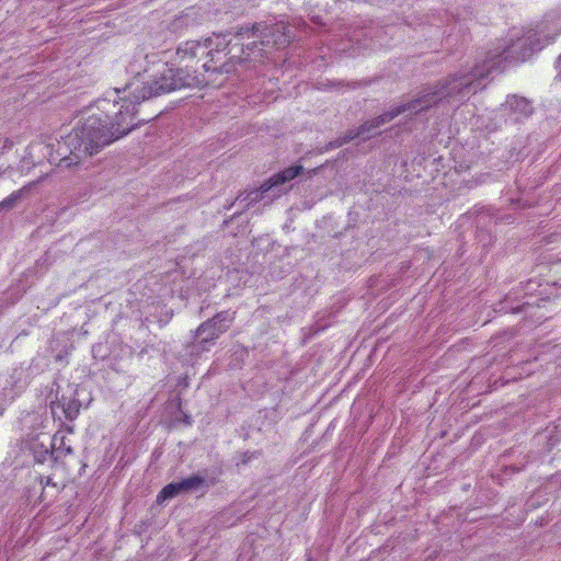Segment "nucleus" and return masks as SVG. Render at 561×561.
Instances as JSON below:
<instances>
[{
  "label": "nucleus",
  "mask_w": 561,
  "mask_h": 561,
  "mask_svg": "<svg viewBox=\"0 0 561 561\" xmlns=\"http://www.w3.org/2000/svg\"><path fill=\"white\" fill-rule=\"evenodd\" d=\"M206 83V79L201 73H191L187 69L173 68V66L164 64L150 81L129 83L126 87L129 91L128 96L113 102L110 100L99 101L98 113L82 118L85 123L84 130L88 131V135L93 136L102 150L151 119L138 116L137 105L142 101L183 88L202 87Z\"/></svg>",
  "instance_id": "f257e3e1"
},
{
  "label": "nucleus",
  "mask_w": 561,
  "mask_h": 561,
  "mask_svg": "<svg viewBox=\"0 0 561 561\" xmlns=\"http://www.w3.org/2000/svg\"><path fill=\"white\" fill-rule=\"evenodd\" d=\"M226 36L227 34L217 35L216 43H214L211 37H207L203 42L187 41L178 47L176 60L179 64H185L182 68L187 69L188 72L203 75L207 81L206 85L209 83L210 78H206L205 73L198 72L197 70H190V61L197 58L199 55L210 56V59L202 66L204 72L220 75L236 73V66L248 61L249 55L247 57H243L242 55H231L232 49L229 48L230 41H227ZM201 88H203V85Z\"/></svg>",
  "instance_id": "f03ea898"
},
{
  "label": "nucleus",
  "mask_w": 561,
  "mask_h": 561,
  "mask_svg": "<svg viewBox=\"0 0 561 561\" xmlns=\"http://www.w3.org/2000/svg\"><path fill=\"white\" fill-rule=\"evenodd\" d=\"M541 31L529 30L522 37L512 41L510 45H505L501 50H490L483 60L489 73L502 72L507 64L525 61L554 38V36H541Z\"/></svg>",
  "instance_id": "7ed1b4c3"
},
{
  "label": "nucleus",
  "mask_w": 561,
  "mask_h": 561,
  "mask_svg": "<svg viewBox=\"0 0 561 561\" xmlns=\"http://www.w3.org/2000/svg\"><path fill=\"white\" fill-rule=\"evenodd\" d=\"M84 129L85 123L80 119L78 125L61 141H58L56 150L50 154V162L57 161L59 168H70L99 153L101 149L96 140Z\"/></svg>",
  "instance_id": "20e7f679"
},
{
  "label": "nucleus",
  "mask_w": 561,
  "mask_h": 561,
  "mask_svg": "<svg viewBox=\"0 0 561 561\" xmlns=\"http://www.w3.org/2000/svg\"><path fill=\"white\" fill-rule=\"evenodd\" d=\"M490 76L484 62L477 64L470 70H459L435 82V87L444 101L450 99L465 100L471 93H477L480 81Z\"/></svg>",
  "instance_id": "39448f33"
},
{
  "label": "nucleus",
  "mask_w": 561,
  "mask_h": 561,
  "mask_svg": "<svg viewBox=\"0 0 561 561\" xmlns=\"http://www.w3.org/2000/svg\"><path fill=\"white\" fill-rule=\"evenodd\" d=\"M304 167L300 164L290 165L264 181L259 188L240 193L236 201L245 202V209L260 202L264 197L275 199L286 194L290 186L286 184L304 173Z\"/></svg>",
  "instance_id": "423d86ee"
},
{
  "label": "nucleus",
  "mask_w": 561,
  "mask_h": 561,
  "mask_svg": "<svg viewBox=\"0 0 561 561\" xmlns=\"http://www.w3.org/2000/svg\"><path fill=\"white\" fill-rule=\"evenodd\" d=\"M221 473V469L218 468L211 470L202 469L178 482H171L164 485L159 492L157 495V503H162L184 493L202 491V495H204L210 488L215 486L219 482Z\"/></svg>",
  "instance_id": "0eeeda50"
},
{
  "label": "nucleus",
  "mask_w": 561,
  "mask_h": 561,
  "mask_svg": "<svg viewBox=\"0 0 561 561\" xmlns=\"http://www.w3.org/2000/svg\"><path fill=\"white\" fill-rule=\"evenodd\" d=\"M236 318V311L224 310L217 312L213 318L204 321L195 331V337L199 339L198 343L203 350H207L208 344L215 341L232 325Z\"/></svg>",
  "instance_id": "6e6552de"
},
{
  "label": "nucleus",
  "mask_w": 561,
  "mask_h": 561,
  "mask_svg": "<svg viewBox=\"0 0 561 561\" xmlns=\"http://www.w3.org/2000/svg\"><path fill=\"white\" fill-rule=\"evenodd\" d=\"M504 111L512 116L513 121L522 122L530 117L534 113L531 102L524 96L511 95L507 96Z\"/></svg>",
  "instance_id": "1a4fd4ad"
},
{
  "label": "nucleus",
  "mask_w": 561,
  "mask_h": 561,
  "mask_svg": "<svg viewBox=\"0 0 561 561\" xmlns=\"http://www.w3.org/2000/svg\"><path fill=\"white\" fill-rule=\"evenodd\" d=\"M477 231L476 239L483 248L493 243V229L496 227L497 221L492 216L481 213L476 219Z\"/></svg>",
  "instance_id": "9d476101"
},
{
  "label": "nucleus",
  "mask_w": 561,
  "mask_h": 561,
  "mask_svg": "<svg viewBox=\"0 0 561 561\" xmlns=\"http://www.w3.org/2000/svg\"><path fill=\"white\" fill-rule=\"evenodd\" d=\"M416 94L421 102L420 111L427 112L432 107L443 102L434 83L423 85Z\"/></svg>",
  "instance_id": "9b49d317"
},
{
  "label": "nucleus",
  "mask_w": 561,
  "mask_h": 561,
  "mask_svg": "<svg viewBox=\"0 0 561 561\" xmlns=\"http://www.w3.org/2000/svg\"><path fill=\"white\" fill-rule=\"evenodd\" d=\"M55 405L62 409L65 417L69 421H73L78 417L81 408V403L77 398L67 400L64 396L60 399L56 398V401H51V410H54Z\"/></svg>",
  "instance_id": "f8f14e48"
},
{
  "label": "nucleus",
  "mask_w": 561,
  "mask_h": 561,
  "mask_svg": "<svg viewBox=\"0 0 561 561\" xmlns=\"http://www.w3.org/2000/svg\"><path fill=\"white\" fill-rule=\"evenodd\" d=\"M392 121V117L389 113V111L382 113L381 115L364 122L358 128L360 137H363L364 140L370 138V133H373L375 129L379 128L386 123H389Z\"/></svg>",
  "instance_id": "ddd939ff"
},
{
  "label": "nucleus",
  "mask_w": 561,
  "mask_h": 561,
  "mask_svg": "<svg viewBox=\"0 0 561 561\" xmlns=\"http://www.w3.org/2000/svg\"><path fill=\"white\" fill-rule=\"evenodd\" d=\"M51 448H53V461L55 463L61 461L66 456L73 453L71 446L66 445L65 437L58 438L57 435H54L51 439Z\"/></svg>",
  "instance_id": "4468645a"
},
{
  "label": "nucleus",
  "mask_w": 561,
  "mask_h": 561,
  "mask_svg": "<svg viewBox=\"0 0 561 561\" xmlns=\"http://www.w3.org/2000/svg\"><path fill=\"white\" fill-rule=\"evenodd\" d=\"M267 32H270V27L266 24L262 25L260 23H254L251 26L242 25L238 27V30L234 32V36L248 35L263 39L267 36Z\"/></svg>",
  "instance_id": "2eb2a0df"
},
{
  "label": "nucleus",
  "mask_w": 561,
  "mask_h": 561,
  "mask_svg": "<svg viewBox=\"0 0 561 561\" xmlns=\"http://www.w3.org/2000/svg\"><path fill=\"white\" fill-rule=\"evenodd\" d=\"M420 107H421V102L416 94L411 101H409L407 103H402V104L389 110V113H390L392 119L405 112H411L414 115H419L420 113L424 112V111H420Z\"/></svg>",
  "instance_id": "dca6fc26"
},
{
  "label": "nucleus",
  "mask_w": 561,
  "mask_h": 561,
  "mask_svg": "<svg viewBox=\"0 0 561 561\" xmlns=\"http://www.w3.org/2000/svg\"><path fill=\"white\" fill-rule=\"evenodd\" d=\"M32 451L36 462L44 463L47 458L53 460V448L45 446L44 444H33Z\"/></svg>",
  "instance_id": "f3484780"
},
{
  "label": "nucleus",
  "mask_w": 561,
  "mask_h": 561,
  "mask_svg": "<svg viewBox=\"0 0 561 561\" xmlns=\"http://www.w3.org/2000/svg\"><path fill=\"white\" fill-rule=\"evenodd\" d=\"M23 190L13 192L10 196L0 202V214L13 209L18 202L22 199Z\"/></svg>",
  "instance_id": "a211bd4d"
},
{
  "label": "nucleus",
  "mask_w": 561,
  "mask_h": 561,
  "mask_svg": "<svg viewBox=\"0 0 561 561\" xmlns=\"http://www.w3.org/2000/svg\"><path fill=\"white\" fill-rule=\"evenodd\" d=\"M178 412L181 414L180 417H174L173 422H182L184 425L186 426H190L192 424V417L190 414L185 413L183 410H182V398L180 394H178L173 402Z\"/></svg>",
  "instance_id": "6ab92c4d"
},
{
  "label": "nucleus",
  "mask_w": 561,
  "mask_h": 561,
  "mask_svg": "<svg viewBox=\"0 0 561 561\" xmlns=\"http://www.w3.org/2000/svg\"><path fill=\"white\" fill-rule=\"evenodd\" d=\"M190 21H191V19L188 18V15H182V16L175 18L173 20V22L171 23V30L176 32V31L182 30L183 27H187L190 24L188 23Z\"/></svg>",
  "instance_id": "aec40b11"
},
{
  "label": "nucleus",
  "mask_w": 561,
  "mask_h": 561,
  "mask_svg": "<svg viewBox=\"0 0 561 561\" xmlns=\"http://www.w3.org/2000/svg\"><path fill=\"white\" fill-rule=\"evenodd\" d=\"M358 137H360L358 128L348 129L343 136H341L342 142L344 145L348 144L350 141H352Z\"/></svg>",
  "instance_id": "412c9836"
},
{
  "label": "nucleus",
  "mask_w": 561,
  "mask_h": 561,
  "mask_svg": "<svg viewBox=\"0 0 561 561\" xmlns=\"http://www.w3.org/2000/svg\"><path fill=\"white\" fill-rule=\"evenodd\" d=\"M173 317V310L172 309H165L161 312L158 323L160 327L165 325Z\"/></svg>",
  "instance_id": "4be33fe9"
},
{
  "label": "nucleus",
  "mask_w": 561,
  "mask_h": 561,
  "mask_svg": "<svg viewBox=\"0 0 561 561\" xmlns=\"http://www.w3.org/2000/svg\"><path fill=\"white\" fill-rule=\"evenodd\" d=\"M260 455H261V453H259V451H250V450H248V451L242 454L240 463L248 465L251 461V459L257 458Z\"/></svg>",
  "instance_id": "5701e85b"
},
{
  "label": "nucleus",
  "mask_w": 561,
  "mask_h": 561,
  "mask_svg": "<svg viewBox=\"0 0 561 561\" xmlns=\"http://www.w3.org/2000/svg\"><path fill=\"white\" fill-rule=\"evenodd\" d=\"M15 373H16V371H14V373L10 376V380H7L8 382H10V385H11L12 387H16V388H18V391H15V392L10 397V400H13V399H14V397L18 394V392H20V391L22 390V388H23L22 386H18V380H19V378H16V377H15Z\"/></svg>",
  "instance_id": "b1692460"
},
{
  "label": "nucleus",
  "mask_w": 561,
  "mask_h": 561,
  "mask_svg": "<svg viewBox=\"0 0 561 561\" xmlns=\"http://www.w3.org/2000/svg\"><path fill=\"white\" fill-rule=\"evenodd\" d=\"M344 144L342 142V138L339 137L334 140H331L329 141L325 146H324V151H328V150H332V149H335V148H339L341 146H343Z\"/></svg>",
  "instance_id": "393cba45"
},
{
  "label": "nucleus",
  "mask_w": 561,
  "mask_h": 561,
  "mask_svg": "<svg viewBox=\"0 0 561 561\" xmlns=\"http://www.w3.org/2000/svg\"><path fill=\"white\" fill-rule=\"evenodd\" d=\"M39 484L42 485V489L44 490V485H51L56 486V483L53 482V479L50 477H39Z\"/></svg>",
  "instance_id": "a878e982"
},
{
  "label": "nucleus",
  "mask_w": 561,
  "mask_h": 561,
  "mask_svg": "<svg viewBox=\"0 0 561 561\" xmlns=\"http://www.w3.org/2000/svg\"><path fill=\"white\" fill-rule=\"evenodd\" d=\"M242 214V211H239V213H234L232 216H230L229 218L225 219L224 222H222V226L224 227H228L236 218H238L240 215Z\"/></svg>",
  "instance_id": "bb28decb"
},
{
  "label": "nucleus",
  "mask_w": 561,
  "mask_h": 561,
  "mask_svg": "<svg viewBox=\"0 0 561 561\" xmlns=\"http://www.w3.org/2000/svg\"><path fill=\"white\" fill-rule=\"evenodd\" d=\"M359 85H362V83H360V82H352V83H347V87H351V88H353V89H354V88H356V87H359Z\"/></svg>",
  "instance_id": "cd10ccee"
},
{
  "label": "nucleus",
  "mask_w": 561,
  "mask_h": 561,
  "mask_svg": "<svg viewBox=\"0 0 561 561\" xmlns=\"http://www.w3.org/2000/svg\"><path fill=\"white\" fill-rule=\"evenodd\" d=\"M256 45H257L256 42H253V43L247 45V49H251L252 50V49H254L256 47Z\"/></svg>",
  "instance_id": "c85d7f7f"
},
{
  "label": "nucleus",
  "mask_w": 561,
  "mask_h": 561,
  "mask_svg": "<svg viewBox=\"0 0 561 561\" xmlns=\"http://www.w3.org/2000/svg\"><path fill=\"white\" fill-rule=\"evenodd\" d=\"M524 308H525V306H524V305H523V306H519V307H517V308H514V309H513V312H520V311H523V309H524Z\"/></svg>",
  "instance_id": "c756f323"
},
{
  "label": "nucleus",
  "mask_w": 561,
  "mask_h": 561,
  "mask_svg": "<svg viewBox=\"0 0 561 561\" xmlns=\"http://www.w3.org/2000/svg\"><path fill=\"white\" fill-rule=\"evenodd\" d=\"M236 202H237L236 199H234V201H232L230 204H227V205L225 206V208H226V209H230V208L234 205V203H236Z\"/></svg>",
  "instance_id": "7c9ffc66"
},
{
  "label": "nucleus",
  "mask_w": 561,
  "mask_h": 561,
  "mask_svg": "<svg viewBox=\"0 0 561 561\" xmlns=\"http://www.w3.org/2000/svg\"><path fill=\"white\" fill-rule=\"evenodd\" d=\"M318 172V169H312L310 172H309V178L312 176L313 174H317Z\"/></svg>",
  "instance_id": "2f4dec72"
},
{
  "label": "nucleus",
  "mask_w": 561,
  "mask_h": 561,
  "mask_svg": "<svg viewBox=\"0 0 561 561\" xmlns=\"http://www.w3.org/2000/svg\"><path fill=\"white\" fill-rule=\"evenodd\" d=\"M332 85H343L342 82H332Z\"/></svg>",
  "instance_id": "473e14b6"
},
{
  "label": "nucleus",
  "mask_w": 561,
  "mask_h": 561,
  "mask_svg": "<svg viewBox=\"0 0 561 561\" xmlns=\"http://www.w3.org/2000/svg\"><path fill=\"white\" fill-rule=\"evenodd\" d=\"M558 65H561V55L558 58Z\"/></svg>",
  "instance_id": "72a5a7b5"
},
{
  "label": "nucleus",
  "mask_w": 561,
  "mask_h": 561,
  "mask_svg": "<svg viewBox=\"0 0 561 561\" xmlns=\"http://www.w3.org/2000/svg\"><path fill=\"white\" fill-rule=\"evenodd\" d=\"M450 39H451V36L449 35V36L447 37L446 42H447V43H449V42H450Z\"/></svg>",
  "instance_id": "f704fd0d"
},
{
  "label": "nucleus",
  "mask_w": 561,
  "mask_h": 561,
  "mask_svg": "<svg viewBox=\"0 0 561 561\" xmlns=\"http://www.w3.org/2000/svg\"><path fill=\"white\" fill-rule=\"evenodd\" d=\"M369 83H370V81H365L364 85H368Z\"/></svg>",
  "instance_id": "c9c22d12"
},
{
  "label": "nucleus",
  "mask_w": 561,
  "mask_h": 561,
  "mask_svg": "<svg viewBox=\"0 0 561 561\" xmlns=\"http://www.w3.org/2000/svg\"><path fill=\"white\" fill-rule=\"evenodd\" d=\"M41 502H44L43 494L39 495Z\"/></svg>",
  "instance_id": "e433bc0d"
},
{
  "label": "nucleus",
  "mask_w": 561,
  "mask_h": 561,
  "mask_svg": "<svg viewBox=\"0 0 561 561\" xmlns=\"http://www.w3.org/2000/svg\"><path fill=\"white\" fill-rule=\"evenodd\" d=\"M41 502H44L43 494L39 495Z\"/></svg>",
  "instance_id": "4c0bfd02"
}]
</instances>
